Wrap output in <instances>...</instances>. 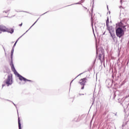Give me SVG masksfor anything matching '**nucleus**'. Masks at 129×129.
<instances>
[{
	"mask_svg": "<svg viewBox=\"0 0 129 129\" xmlns=\"http://www.w3.org/2000/svg\"><path fill=\"white\" fill-rule=\"evenodd\" d=\"M6 32H8V33H10L11 34H13V33H14V29L6 28Z\"/></svg>",
	"mask_w": 129,
	"mask_h": 129,
	"instance_id": "0eeeda50",
	"label": "nucleus"
},
{
	"mask_svg": "<svg viewBox=\"0 0 129 129\" xmlns=\"http://www.w3.org/2000/svg\"><path fill=\"white\" fill-rule=\"evenodd\" d=\"M99 60H100L101 62H102V61H104V53H102L99 54Z\"/></svg>",
	"mask_w": 129,
	"mask_h": 129,
	"instance_id": "39448f33",
	"label": "nucleus"
},
{
	"mask_svg": "<svg viewBox=\"0 0 129 129\" xmlns=\"http://www.w3.org/2000/svg\"><path fill=\"white\" fill-rule=\"evenodd\" d=\"M2 86H3V87H4V86H5V85H3Z\"/></svg>",
	"mask_w": 129,
	"mask_h": 129,
	"instance_id": "dca6fc26",
	"label": "nucleus"
},
{
	"mask_svg": "<svg viewBox=\"0 0 129 129\" xmlns=\"http://www.w3.org/2000/svg\"><path fill=\"white\" fill-rule=\"evenodd\" d=\"M13 55H14V49H12L11 51V59H13Z\"/></svg>",
	"mask_w": 129,
	"mask_h": 129,
	"instance_id": "9b49d317",
	"label": "nucleus"
},
{
	"mask_svg": "<svg viewBox=\"0 0 129 129\" xmlns=\"http://www.w3.org/2000/svg\"><path fill=\"white\" fill-rule=\"evenodd\" d=\"M87 80V79L86 78L82 79L80 80L79 83L82 86L81 89H84V86L85 85V83H86Z\"/></svg>",
	"mask_w": 129,
	"mask_h": 129,
	"instance_id": "20e7f679",
	"label": "nucleus"
},
{
	"mask_svg": "<svg viewBox=\"0 0 129 129\" xmlns=\"http://www.w3.org/2000/svg\"><path fill=\"white\" fill-rule=\"evenodd\" d=\"M19 27H22L23 26V23H22L21 24L19 25Z\"/></svg>",
	"mask_w": 129,
	"mask_h": 129,
	"instance_id": "ddd939ff",
	"label": "nucleus"
},
{
	"mask_svg": "<svg viewBox=\"0 0 129 129\" xmlns=\"http://www.w3.org/2000/svg\"><path fill=\"white\" fill-rule=\"evenodd\" d=\"M17 42H18V40H17L16 42H15V43L14 44V47H15V46H16V44H17Z\"/></svg>",
	"mask_w": 129,
	"mask_h": 129,
	"instance_id": "4468645a",
	"label": "nucleus"
},
{
	"mask_svg": "<svg viewBox=\"0 0 129 129\" xmlns=\"http://www.w3.org/2000/svg\"><path fill=\"white\" fill-rule=\"evenodd\" d=\"M111 36H112V37L113 38H115V35H114V36H112V35H111Z\"/></svg>",
	"mask_w": 129,
	"mask_h": 129,
	"instance_id": "2eb2a0df",
	"label": "nucleus"
},
{
	"mask_svg": "<svg viewBox=\"0 0 129 129\" xmlns=\"http://www.w3.org/2000/svg\"><path fill=\"white\" fill-rule=\"evenodd\" d=\"M5 82L7 86L12 85V84H13V74H9L8 76L7 79L5 81Z\"/></svg>",
	"mask_w": 129,
	"mask_h": 129,
	"instance_id": "f03ea898",
	"label": "nucleus"
},
{
	"mask_svg": "<svg viewBox=\"0 0 129 129\" xmlns=\"http://www.w3.org/2000/svg\"><path fill=\"white\" fill-rule=\"evenodd\" d=\"M106 27L108 28L109 27V18L107 17L106 20Z\"/></svg>",
	"mask_w": 129,
	"mask_h": 129,
	"instance_id": "1a4fd4ad",
	"label": "nucleus"
},
{
	"mask_svg": "<svg viewBox=\"0 0 129 129\" xmlns=\"http://www.w3.org/2000/svg\"><path fill=\"white\" fill-rule=\"evenodd\" d=\"M81 95H84V94H81Z\"/></svg>",
	"mask_w": 129,
	"mask_h": 129,
	"instance_id": "f3484780",
	"label": "nucleus"
},
{
	"mask_svg": "<svg viewBox=\"0 0 129 129\" xmlns=\"http://www.w3.org/2000/svg\"><path fill=\"white\" fill-rule=\"evenodd\" d=\"M33 25H35V23H34V24Z\"/></svg>",
	"mask_w": 129,
	"mask_h": 129,
	"instance_id": "a211bd4d",
	"label": "nucleus"
},
{
	"mask_svg": "<svg viewBox=\"0 0 129 129\" xmlns=\"http://www.w3.org/2000/svg\"><path fill=\"white\" fill-rule=\"evenodd\" d=\"M18 125H19V129H22V126L21 124V119H20V117H18Z\"/></svg>",
	"mask_w": 129,
	"mask_h": 129,
	"instance_id": "6e6552de",
	"label": "nucleus"
},
{
	"mask_svg": "<svg viewBox=\"0 0 129 129\" xmlns=\"http://www.w3.org/2000/svg\"><path fill=\"white\" fill-rule=\"evenodd\" d=\"M33 25H35V23H34V24Z\"/></svg>",
	"mask_w": 129,
	"mask_h": 129,
	"instance_id": "6ab92c4d",
	"label": "nucleus"
},
{
	"mask_svg": "<svg viewBox=\"0 0 129 129\" xmlns=\"http://www.w3.org/2000/svg\"><path fill=\"white\" fill-rule=\"evenodd\" d=\"M0 31L1 32H7V27L4 25H0Z\"/></svg>",
	"mask_w": 129,
	"mask_h": 129,
	"instance_id": "423d86ee",
	"label": "nucleus"
},
{
	"mask_svg": "<svg viewBox=\"0 0 129 129\" xmlns=\"http://www.w3.org/2000/svg\"><path fill=\"white\" fill-rule=\"evenodd\" d=\"M116 35L117 37L121 38V37L124 35V31L122 28L119 27L116 30Z\"/></svg>",
	"mask_w": 129,
	"mask_h": 129,
	"instance_id": "7ed1b4c3",
	"label": "nucleus"
},
{
	"mask_svg": "<svg viewBox=\"0 0 129 129\" xmlns=\"http://www.w3.org/2000/svg\"><path fill=\"white\" fill-rule=\"evenodd\" d=\"M121 24H122L121 22H120L119 24V27H122L123 29H124V28H125V26H122L121 25Z\"/></svg>",
	"mask_w": 129,
	"mask_h": 129,
	"instance_id": "f8f14e48",
	"label": "nucleus"
},
{
	"mask_svg": "<svg viewBox=\"0 0 129 129\" xmlns=\"http://www.w3.org/2000/svg\"><path fill=\"white\" fill-rule=\"evenodd\" d=\"M8 14H9V11L4 12H3V16H4V17H8Z\"/></svg>",
	"mask_w": 129,
	"mask_h": 129,
	"instance_id": "9d476101",
	"label": "nucleus"
},
{
	"mask_svg": "<svg viewBox=\"0 0 129 129\" xmlns=\"http://www.w3.org/2000/svg\"><path fill=\"white\" fill-rule=\"evenodd\" d=\"M10 66H11V69L12 71H13V72H14V74L17 75V76H18V77L19 78V79L21 81H25V82H27V81H29V82H32L31 80H28L26 78H25L24 77L22 76L21 75H19L18 73V72H17V71L16 70V69L15 68V67L14 66V63H13V58H11V62L10 64Z\"/></svg>",
	"mask_w": 129,
	"mask_h": 129,
	"instance_id": "f257e3e1",
	"label": "nucleus"
}]
</instances>
